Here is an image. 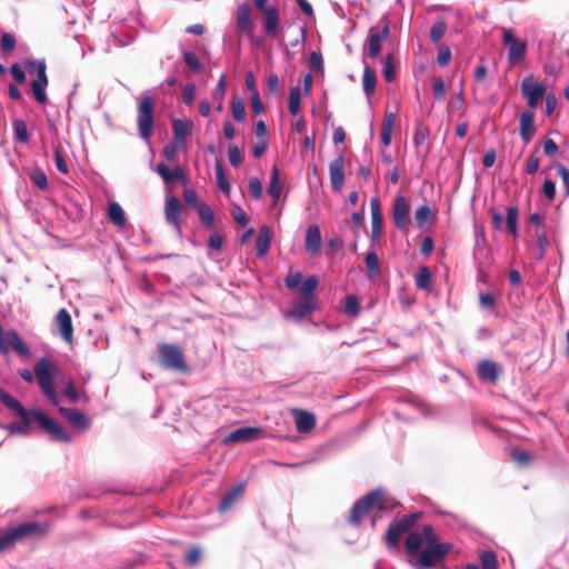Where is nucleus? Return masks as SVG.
I'll use <instances>...</instances> for the list:
<instances>
[{
  "label": "nucleus",
  "instance_id": "nucleus-18",
  "mask_svg": "<svg viewBox=\"0 0 569 569\" xmlns=\"http://www.w3.org/2000/svg\"><path fill=\"white\" fill-rule=\"evenodd\" d=\"M261 433L258 427H241L222 439L223 445H232L237 442H248L254 440Z\"/></svg>",
  "mask_w": 569,
  "mask_h": 569
},
{
  "label": "nucleus",
  "instance_id": "nucleus-40",
  "mask_svg": "<svg viewBox=\"0 0 569 569\" xmlns=\"http://www.w3.org/2000/svg\"><path fill=\"white\" fill-rule=\"evenodd\" d=\"M13 127V133L16 140L28 143L29 142V133H28V127L24 120L22 119H14L12 122Z\"/></svg>",
  "mask_w": 569,
  "mask_h": 569
},
{
  "label": "nucleus",
  "instance_id": "nucleus-17",
  "mask_svg": "<svg viewBox=\"0 0 569 569\" xmlns=\"http://www.w3.org/2000/svg\"><path fill=\"white\" fill-rule=\"evenodd\" d=\"M251 8L248 3H241L237 7L236 22L239 31L246 36H252L254 24L251 19Z\"/></svg>",
  "mask_w": 569,
  "mask_h": 569
},
{
  "label": "nucleus",
  "instance_id": "nucleus-47",
  "mask_svg": "<svg viewBox=\"0 0 569 569\" xmlns=\"http://www.w3.org/2000/svg\"><path fill=\"white\" fill-rule=\"evenodd\" d=\"M30 180L40 189H48V178L44 171L40 168H34L29 172Z\"/></svg>",
  "mask_w": 569,
  "mask_h": 569
},
{
  "label": "nucleus",
  "instance_id": "nucleus-2",
  "mask_svg": "<svg viewBox=\"0 0 569 569\" xmlns=\"http://www.w3.org/2000/svg\"><path fill=\"white\" fill-rule=\"evenodd\" d=\"M57 373V365L46 357L37 361L33 367V372L29 369H21L19 371V376L26 382H32L36 377L40 389L52 405H58V395L53 386Z\"/></svg>",
  "mask_w": 569,
  "mask_h": 569
},
{
  "label": "nucleus",
  "instance_id": "nucleus-1",
  "mask_svg": "<svg viewBox=\"0 0 569 569\" xmlns=\"http://www.w3.org/2000/svg\"><path fill=\"white\" fill-rule=\"evenodd\" d=\"M1 403L14 413L21 420L22 425L11 422L7 429L11 433H23L31 425L32 419L38 422L40 428L47 432L51 439L56 441L69 442L71 437L66 430L52 418L44 415L40 410L28 411L14 397L0 387Z\"/></svg>",
  "mask_w": 569,
  "mask_h": 569
},
{
  "label": "nucleus",
  "instance_id": "nucleus-43",
  "mask_svg": "<svg viewBox=\"0 0 569 569\" xmlns=\"http://www.w3.org/2000/svg\"><path fill=\"white\" fill-rule=\"evenodd\" d=\"M432 276L428 267L422 266L416 276V284L420 289L428 290L431 286Z\"/></svg>",
  "mask_w": 569,
  "mask_h": 569
},
{
  "label": "nucleus",
  "instance_id": "nucleus-36",
  "mask_svg": "<svg viewBox=\"0 0 569 569\" xmlns=\"http://www.w3.org/2000/svg\"><path fill=\"white\" fill-rule=\"evenodd\" d=\"M315 308H316L315 300H307V299L301 298V301L299 303H297L296 306H293V308L291 309L290 316L296 319H301L307 313L315 310Z\"/></svg>",
  "mask_w": 569,
  "mask_h": 569
},
{
  "label": "nucleus",
  "instance_id": "nucleus-7",
  "mask_svg": "<svg viewBox=\"0 0 569 569\" xmlns=\"http://www.w3.org/2000/svg\"><path fill=\"white\" fill-rule=\"evenodd\" d=\"M452 548L453 546L450 542L426 546V548L417 556L415 568L429 569L435 567L437 563L443 562L446 556L452 550Z\"/></svg>",
  "mask_w": 569,
  "mask_h": 569
},
{
  "label": "nucleus",
  "instance_id": "nucleus-6",
  "mask_svg": "<svg viewBox=\"0 0 569 569\" xmlns=\"http://www.w3.org/2000/svg\"><path fill=\"white\" fill-rule=\"evenodd\" d=\"M422 517L421 511L406 515L398 520L392 521L386 531L385 540L388 548L396 549L399 547L401 537L409 532Z\"/></svg>",
  "mask_w": 569,
  "mask_h": 569
},
{
  "label": "nucleus",
  "instance_id": "nucleus-50",
  "mask_svg": "<svg viewBox=\"0 0 569 569\" xmlns=\"http://www.w3.org/2000/svg\"><path fill=\"white\" fill-rule=\"evenodd\" d=\"M430 131L428 127H426L423 123L418 122L416 124L415 134H413V142L417 147L422 146L427 139L429 138Z\"/></svg>",
  "mask_w": 569,
  "mask_h": 569
},
{
  "label": "nucleus",
  "instance_id": "nucleus-21",
  "mask_svg": "<svg viewBox=\"0 0 569 569\" xmlns=\"http://www.w3.org/2000/svg\"><path fill=\"white\" fill-rule=\"evenodd\" d=\"M536 133L535 113L532 110H523L519 117L520 138L529 143Z\"/></svg>",
  "mask_w": 569,
  "mask_h": 569
},
{
  "label": "nucleus",
  "instance_id": "nucleus-64",
  "mask_svg": "<svg viewBox=\"0 0 569 569\" xmlns=\"http://www.w3.org/2000/svg\"><path fill=\"white\" fill-rule=\"evenodd\" d=\"M231 214L239 226L244 227L248 223V217L239 204L232 206Z\"/></svg>",
  "mask_w": 569,
  "mask_h": 569
},
{
  "label": "nucleus",
  "instance_id": "nucleus-61",
  "mask_svg": "<svg viewBox=\"0 0 569 569\" xmlns=\"http://www.w3.org/2000/svg\"><path fill=\"white\" fill-rule=\"evenodd\" d=\"M184 62L188 64L191 71L198 72L201 69V63L197 57V54L192 51H186L183 53Z\"/></svg>",
  "mask_w": 569,
  "mask_h": 569
},
{
  "label": "nucleus",
  "instance_id": "nucleus-49",
  "mask_svg": "<svg viewBox=\"0 0 569 569\" xmlns=\"http://www.w3.org/2000/svg\"><path fill=\"white\" fill-rule=\"evenodd\" d=\"M446 31H447V24H446L445 20L440 19V20L436 21L430 29V33H429L430 40L433 43L439 42L440 39L445 36Z\"/></svg>",
  "mask_w": 569,
  "mask_h": 569
},
{
  "label": "nucleus",
  "instance_id": "nucleus-28",
  "mask_svg": "<svg viewBox=\"0 0 569 569\" xmlns=\"http://www.w3.org/2000/svg\"><path fill=\"white\" fill-rule=\"evenodd\" d=\"M396 118V113L392 111H387L385 113L380 139L382 144L386 147H388L391 143L392 130L395 127Z\"/></svg>",
  "mask_w": 569,
  "mask_h": 569
},
{
  "label": "nucleus",
  "instance_id": "nucleus-54",
  "mask_svg": "<svg viewBox=\"0 0 569 569\" xmlns=\"http://www.w3.org/2000/svg\"><path fill=\"white\" fill-rule=\"evenodd\" d=\"M480 562L482 569H497L498 562L496 555L492 551H485L480 555Z\"/></svg>",
  "mask_w": 569,
  "mask_h": 569
},
{
  "label": "nucleus",
  "instance_id": "nucleus-31",
  "mask_svg": "<svg viewBox=\"0 0 569 569\" xmlns=\"http://www.w3.org/2000/svg\"><path fill=\"white\" fill-rule=\"evenodd\" d=\"M26 68L29 72L37 71V79L34 81L49 84V79L47 76V64L44 60H27Z\"/></svg>",
  "mask_w": 569,
  "mask_h": 569
},
{
  "label": "nucleus",
  "instance_id": "nucleus-32",
  "mask_svg": "<svg viewBox=\"0 0 569 569\" xmlns=\"http://www.w3.org/2000/svg\"><path fill=\"white\" fill-rule=\"evenodd\" d=\"M243 490L244 488L242 485L234 486L231 490H229L221 499L219 511L226 512L229 510L234 501L243 493Z\"/></svg>",
  "mask_w": 569,
  "mask_h": 569
},
{
  "label": "nucleus",
  "instance_id": "nucleus-10",
  "mask_svg": "<svg viewBox=\"0 0 569 569\" xmlns=\"http://www.w3.org/2000/svg\"><path fill=\"white\" fill-rule=\"evenodd\" d=\"M13 350L21 358H30L31 350L16 330L4 331L0 325V353L7 355Z\"/></svg>",
  "mask_w": 569,
  "mask_h": 569
},
{
  "label": "nucleus",
  "instance_id": "nucleus-16",
  "mask_svg": "<svg viewBox=\"0 0 569 569\" xmlns=\"http://www.w3.org/2000/svg\"><path fill=\"white\" fill-rule=\"evenodd\" d=\"M343 164L345 158L342 153L336 157L329 164L330 182L335 192H340L345 183Z\"/></svg>",
  "mask_w": 569,
  "mask_h": 569
},
{
  "label": "nucleus",
  "instance_id": "nucleus-37",
  "mask_svg": "<svg viewBox=\"0 0 569 569\" xmlns=\"http://www.w3.org/2000/svg\"><path fill=\"white\" fill-rule=\"evenodd\" d=\"M319 284V279L317 276H309L301 284L300 295L302 299L315 300L313 292L316 291Z\"/></svg>",
  "mask_w": 569,
  "mask_h": 569
},
{
  "label": "nucleus",
  "instance_id": "nucleus-29",
  "mask_svg": "<svg viewBox=\"0 0 569 569\" xmlns=\"http://www.w3.org/2000/svg\"><path fill=\"white\" fill-rule=\"evenodd\" d=\"M191 120L174 119L172 121L173 137L177 142H183L184 139L191 134L192 131Z\"/></svg>",
  "mask_w": 569,
  "mask_h": 569
},
{
  "label": "nucleus",
  "instance_id": "nucleus-59",
  "mask_svg": "<svg viewBox=\"0 0 569 569\" xmlns=\"http://www.w3.org/2000/svg\"><path fill=\"white\" fill-rule=\"evenodd\" d=\"M201 559V549L198 546L192 547L184 557V563L189 567L198 565Z\"/></svg>",
  "mask_w": 569,
  "mask_h": 569
},
{
  "label": "nucleus",
  "instance_id": "nucleus-11",
  "mask_svg": "<svg viewBox=\"0 0 569 569\" xmlns=\"http://www.w3.org/2000/svg\"><path fill=\"white\" fill-rule=\"evenodd\" d=\"M382 28L378 30L371 27L368 36V53L371 58H378L381 53V43L390 37V22L387 18L381 20Z\"/></svg>",
  "mask_w": 569,
  "mask_h": 569
},
{
  "label": "nucleus",
  "instance_id": "nucleus-3",
  "mask_svg": "<svg viewBox=\"0 0 569 569\" xmlns=\"http://www.w3.org/2000/svg\"><path fill=\"white\" fill-rule=\"evenodd\" d=\"M385 493L382 488H376L358 499L349 511L348 523L352 527H359L361 521L371 511L378 510L383 512L391 510L393 505L390 503Z\"/></svg>",
  "mask_w": 569,
  "mask_h": 569
},
{
  "label": "nucleus",
  "instance_id": "nucleus-58",
  "mask_svg": "<svg viewBox=\"0 0 569 569\" xmlns=\"http://www.w3.org/2000/svg\"><path fill=\"white\" fill-rule=\"evenodd\" d=\"M446 83L441 77L436 78L432 86V93L436 100L442 101L446 97Z\"/></svg>",
  "mask_w": 569,
  "mask_h": 569
},
{
  "label": "nucleus",
  "instance_id": "nucleus-24",
  "mask_svg": "<svg viewBox=\"0 0 569 569\" xmlns=\"http://www.w3.org/2000/svg\"><path fill=\"white\" fill-rule=\"evenodd\" d=\"M59 412L78 429H87L90 425L86 415L77 409L60 407Z\"/></svg>",
  "mask_w": 569,
  "mask_h": 569
},
{
  "label": "nucleus",
  "instance_id": "nucleus-41",
  "mask_svg": "<svg viewBox=\"0 0 569 569\" xmlns=\"http://www.w3.org/2000/svg\"><path fill=\"white\" fill-rule=\"evenodd\" d=\"M214 170H216V178H217L218 188L223 193L228 194L230 192L231 186H230V182H229V180L227 179V177L224 174V170H223V166H222L221 161H219V160L216 161Z\"/></svg>",
  "mask_w": 569,
  "mask_h": 569
},
{
  "label": "nucleus",
  "instance_id": "nucleus-42",
  "mask_svg": "<svg viewBox=\"0 0 569 569\" xmlns=\"http://www.w3.org/2000/svg\"><path fill=\"white\" fill-rule=\"evenodd\" d=\"M197 211L201 222L206 227L211 228L214 223V214L211 208L207 203L201 202L197 206Z\"/></svg>",
  "mask_w": 569,
  "mask_h": 569
},
{
  "label": "nucleus",
  "instance_id": "nucleus-35",
  "mask_svg": "<svg viewBox=\"0 0 569 569\" xmlns=\"http://www.w3.org/2000/svg\"><path fill=\"white\" fill-rule=\"evenodd\" d=\"M376 83H377V77H376L375 70L369 66H365L363 77H362V86H363V91L368 97L375 92Z\"/></svg>",
  "mask_w": 569,
  "mask_h": 569
},
{
  "label": "nucleus",
  "instance_id": "nucleus-44",
  "mask_svg": "<svg viewBox=\"0 0 569 569\" xmlns=\"http://www.w3.org/2000/svg\"><path fill=\"white\" fill-rule=\"evenodd\" d=\"M300 102H301V90L299 87H293L289 92V112L292 116H297L300 111Z\"/></svg>",
  "mask_w": 569,
  "mask_h": 569
},
{
  "label": "nucleus",
  "instance_id": "nucleus-55",
  "mask_svg": "<svg viewBox=\"0 0 569 569\" xmlns=\"http://www.w3.org/2000/svg\"><path fill=\"white\" fill-rule=\"evenodd\" d=\"M17 44L16 38L8 32L2 33L0 40V48L3 53H9L14 50Z\"/></svg>",
  "mask_w": 569,
  "mask_h": 569
},
{
  "label": "nucleus",
  "instance_id": "nucleus-30",
  "mask_svg": "<svg viewBox=\"0 0 569 569\" xmlns=\"http://www.w3.org/2000/svg\"><path fill=\"white\" fill-rule=\"evenodd\" d=\"M157 172L161 176L166 183H172L174 181L184 179V172L182 168L176 167L173 170H170L168 166L162 162L157 164Z\"/></svg>",
  "mask_w": 569,
  "mask_h": 569
},
{
  "label": "nucleus",
  "instance_id": "nucleus-63",
  "mask_svg": "<svg viewBox=\"0 0 569 569\" xmlns=\"http://www.w3.org/2000/svg\"><path fill=\"white\" fill-rule=\"evenodd\" d=\"M383 77L387 82H391L396 78V72L393 68V61L392 56L388 54L385 59V66H383Z\"/></svg>",
  "mask_w": 569,
  "mask_h": 569
},
{
  "label": "nucleus",
  "instance_id": "nucleus-15",
  "mask_svg": "<svg viewBox=\"0 0 569 569\" xmlns=\"http://www.w3.org/2000/svg\"><path fill=\"white\" fill-rule=\"evenodd\" d=\"M371 210V242L372 244L378 243L379 238L382 233L383 218L381 212V204L377 197L370 200Z\"/></svg>",
  "mask_w": 569,
  "mask_h": 569
},
{
  "label": "nucleus",
  "instance_id": "nucleus-46",
  "mask_svg": "<svg viewBox=\"0 0 569 569\" xmlns=\"http://www.w3.org/2000/svg\"><path fill=\"white\" fill-rule=\"evenodd\" d=\"M226 86H227L226 76L221 74L219 78L218 84L212 93L213 100L218 103L217 109L219 111H221L223 108V98H224V93H226Z\"/></svg>",
  "mask_w": 569,
  "mask_h": 569
},
{
  "label": "nucleus",
  "instance_id": "nucleus-5",
  "mask_svg": "<svg viewBox=\"0 0 569 569\" xmlns=\"http://www.w3.org/2000/svg\"><path fill=\"white\" fill-rule=\"evenodd\" d=\"M156 99L148 92H143L139 99L137 123L139 134L143 140H149L153 133Z\"/></svg>",
  "mask_w": 569,
  "mask_h": 569
},
{
  "label": "nucleus",
  "instance_id": "nucleus-56",
  "mask_svg": "<svg viewBox=\"0 0 569 569\" xmlns=\"http://www.w3.org/2000/svg\"><path fill=\"white\" fill-rule=\"evenodd\" d=\"M360 311V306H359V300L357 298V296H348L346 298V302H345V312L352 316V317H356L358 316Z\"/></svg>",
  "mask_w": 569,
  "mask_h": 569
},
{
  "label": "nucleus",
  "instance_id": "nucleus-9",
  "mask_svg": "<svg viewBox=\"0 0 569 569\" xmlns=\"http://www.w3.org/2000/svg\"><path fill=\"white\" fill-rule=\"evenodd\" d=\"M502 43L508 49V63L513 67L521 62L527 53V42L517 38L512 29L502 28Z\"/></svg>",
  "mask_w": 569,
  "mask_h": 569
},
{
  "label": "nucleus",
  "instance_id": "nucleus-20",
  "mask_svg": "<svg viewBox=\"0 0 569 569\" xmlns=\"http://www.w3.org/2000/svg\"><path fill=\"white\" fill-rule=\"evenodd\" d=\"M322 246L320 228L317 224H310L306 231L305 249L310 256H319Z\"/></svg>",
  "mask_w": 569,
  "mask_h": 569
},
{
  "label": "nucleus",
  "instance_id": "nucleus-33",
  "mask_svg": "<svg viewBox=\"0 0 569 569\" xmlns=\"http://www.w3.org/2000/svg\"><path fill=\"white\" fill-rule=\"evenodd\" d=\"M422 542V535L420 532H410L405 540V548L407 553L409 556H418L420 553V547Z\"/></svg>",
  "mask_w": 569,
  "mask_h": 569
},
{
  "label": "nucleus",
  "instance_id": "nucleus-51",
  "mask_svg": "<svg viewBox=\"0 0 569 569\" xmlns=\"http://www.w3.org/2000/svg\"><path fill=\"white\" fill-rule=\"evenodd\" d=\"M432 217L431 209L428 204L420 206L415 212V220L419 227H422Z\"/></svg>",
  "mask_w": 569,
  "mask_h": 569
},
{
  "label": "nucleus",
  "instance_id": "nucleus-45",
  "mask_svg": "<svg viewBox=\"0 0 569 569\" xmlns=\"http://www.w3.org/2000/svg\"><path fill=\"white\" fill-rule=\"evenodd\" d=\"M230 108L232 117L236 121L242 122L246 119V107L242 99L233 97Z\"/></svg>",
  "mask_w": 569,
  "mask_h": 569
},
{
  "label": "nucleus",
  "instance_id": "nucleus-38",
  "mask_svg": "<svg viewBox=\"0 0 569 569\" xmlns=\"http://www.w3.org/2000/svg\"><path fill=\"white\" fill-rule=\"evenodd\" d=\"M507 231L517 238L518 236V209L517 207L510 206L507 208L506 217Z\"/></svg>",
  "mask_w": 569,
  "mask_h": 569
},
{
  "label": "nucleus",
  "instance_id": "nucleus-57",
  "mask_svg": "<svg viewBox=\"0 0 569 569\" xmlns=\"http://www.w3.org/2000/svg\"><path fill=\"white\" fill-rule=\"evenodd\" d=\"M53 153H54V163H56L57 169L61 173L67 174L69 172V167L63 158L61 147L56 146L53 148Z\"/></svg>",
  "mask_w": 569,
  "mask_h": 569
},
{
  "label": "nucleus",
  "instance_id": "nucleus-34",
  "mask_svg": "<svg viewBox=\"0 0 569 569\" xmlns=\"http://www.w3.org/2000/svg\"><path fill=\"white\" fill-rule=\"evenodd\" d=\"M108 218L117 227H123L126 224V216L121 206L117 202H112L108 207Z\"/></svg>",
  "mask_w": 569,
  "mask_h": 569
},
{
  "label": "nucleus",
  "instance_id": "nucleus-19",
  "mask_svg": "<svg viewBox=\"0 0 569 569\" xmlns=\"http://www.w3.org/2000/svg\"><path fill=\"white\" fill-rule=\"evenodd\" d=\"M56 325L60 337L69 345L73 342V325L72 319L67 309H60L56 316Z\"/></svg>",
  "mask_w": 569,
  "mask_h": 569
},
{
  "label": "nucleus",
  "instance_id": "nucleus-23",
  "mask_svg": "<svg viewBox=\"0 0 569 569\" xmlns=\"http://www.w3.org/2000/svg\"><path fill=\"white\" fill-rule=\"evenodd\" d=\"M297 430L300 433H308L316 427V416L302 409L293 410Z\"/></svg>",
  "mask_w": 569,
  "mask_h": 569
},
{
  "label": "nucleus",
  "instance_id": "nucleus-48",
  "mask_svg": "<svg viewBox=\"0 0 569 569\" xmlns=\"http://www.w3.org/2000/svg\"><path fill=\"white\" fill-rule=\"evenodd\" d=\"M30 87H31V91L34 97V100L40 104L47 103L48 97L46 93V88L48 87V84H43V83H40V82H37L33 80L30 83Z\"/></svg>",
  "mask_w": 569,
  "mask_h": 569
},
{
  "label": "nucleus",
  "instance_id": "nucleus-52",
  "mask_svg": "<svg viewBox=\"0 0 569 569\" xmlns=\"http://www.w3.org/2000/svg\"><path fill=\"white\" fill-rule=\"evenodd\" d=\"M62 395L68 398L71 402H78L81 396H86V392L78 391L72 382H69L62 389ZM88 400V397H84Z\"/></svg>",
  "mask_w": 569,
  "mask_h": 569
},
{
  "label": "nucleus",
  "instance_id": "nucleus-25",
  "mask_svg": "<svg viewBox=\"0 0 569 569\" xmlns=\"http://www.w3.org/2000/svg\"><path fill=\"white\" fill-rule=\"evenodd\" d=\"M282 183L280 182V171L277 166H273L271 168L270 181L267 189L268 194L272 197V207L277 206L282 192Z\"/></svg>",
  "mask_w": 569,
  "mask_h": 569
},
{
  "label": "nucleus",
  "instance_id": "nucleus-13",
  "mask_svg": "<svg viewBox=\"0 0 569 569\" xmlns=\"http://www.w3.org/2000/svg\"><path fill=\"white\" fill-rule=\"evenodd\" d=\"M164 217L166 221L171 224L178 233H181L182 206L179 199L173 194L166 199Z\"/></svg>",
  "mask_w": 569,
  "mask_h": 569
},
{
  "label": "nucleus",
  "instance_id": "nucleus-4",
  "mask_svg": "<svg viewBox=\"0 0 569 569\" xmlns=\"http://www.w3.org/2000/svg\"><path fill=\"white\" fill-rule=\"evenodd\" d=\"M48 532V526L30 521L18 525L0 537V552L11 549L17 541L29 537H41Z\"/></svg>",
  "mask_w": 569,
  "mask_h": 569
},
{
  "label": "nucleus",
  "instance_id": "nucleus-26",
  "mask_svg": "<svg viewBox=\"0 0 569 569\" xmlns=\"http://www.w3.org/2000/svg\"><path fill=\"white\" fill-rule=\"evenodd\" d=\"M264 31L270 38H276L280 23V13L278 8L269 9L264 14Z\"/></svg>",
  "mask_w": 569,
  "mask_h": 569
},
{
  "label": "nucleus",
  "instance_id": "nucleus-27",
  "mask_svg": "<svg viewBox=\"0 0 569 569\" xmlns=\"http://www.w3.org/2000/svg\"><path fill=\"white\" fill-rule=\"evenodd\" d=\"M271 244V232L269 226L264 224L259 229L256 240V250L259 258H263Z\"/></svg>",
  "mask_w": 569,
  "mask_h": 569
},
{
  "label": "nucleus",
  "instance_id": "nucleus-22",
  "mask_svg": "<svg viewBox=\"0 0 569 569\" xmlns=\"http://www.w3.org/2000/svg\"><path fill=\"white\" fill-rule=\"evenodd\" d=\"M500 367L491 360H482L477 367L478 377L488 382H497L500 376Z\"/></svg>",
  "mask_w": 569,
  "mask_h": 569
},
{
  "label": "nucleus",
  "instance_id": "nucleus-12",
  "mask_svg": "<svg viewBox=\"0 0 569 569\" xmlns=\"http://www.w3.org/2000/svg\"><path fill=\"white\" fill-rule=\"evenodd\" d=\"M410 206L407 201L406 197L402 194H398L393 200L392 206V220L395 226L399 230H407L411 224V220L409 218Z\"/></svg>",
  "mask_w": 569,
  "mask_h": 569
},
{
  "label": "nucleus",
  "instance_id": "nucleus-8",
  "mask_svg": "<svg viewBox=\"0 0 569 569\" xmlns=\"http://www.w3.org/2000/svg\"><path fill=\"white\" fill-rule=\"evenodd\" d=\"M159 362L162 367L173 371H188L183 351L177 345L161 343L159 346Z\"/></svg>",
  "mask_w": 569,
  "mask_h": 569
},
{
  "label": "nucleus",
  "instance_id": "nucleus-14",
  "mask_svg": "<svg viewBox=\"0 0 569 569\" xmlns=\"http://www.w3.org/2000/svg\"><path fill=\"white\" fill-rule=\"evenodd\" d=\"M521 92L528 99L529 110H532L543 97L546 87L542 83H533L532 78L527 77L521 82Z\"/></svg>",
  "mask_w": 569,
  "mask_h": 569
},
{
  "label": "nucleus",
  "instance_id": "nucleus-60",
  "mask_svg": "<svg viewBox=\"0 0 569 569\" xmlns=\"http://www.w3.org/2000/svg\"><path fill=\"white\" fill-rule=\"evenodd\" d=\"M249 192L254 199H260L262 197V182L257 177H251L249 179Z\"/></svg>",
  "mask_w": 569,
  "mask_h": 569
},
{
  "label": "nucleus",
  "instance_id": "nucleus-53",
  "mask_svg": "<svg viewBox=\"0 0 569 569\" xmlns=\"http://www.w3.org/2000/svg\"><path fill=\"white\" fill-rule=\"evenodd\" d=\"M421 535H422V540L426 541L427 546L442 543V542H439L438 536L436 535L433 527L431 525H425L422 527Z\"/></svg>",
  "mask_w": 569,
  "mask_h": 569
},
{
  "label": "nucleus",
  "instance_id": "nucleus-62",
  "mask_svg": "<svg viewBox=\"0 0 569 569\" xmlns=\"http://www.w3.org/2000/svg\"><path fill=\"white\" fill-rule=\"evenodd\" d=\"M228 157H229V161H230L231 166H233V167L240 166L243 160L242 152L236 144H232L229 147Z\"/></svg>",
  "mask_w": 569,
  "mask_h": 569
},
{
  "label": "nucleus",
  "instance_id": "nucleus-39",
  "mask_svg": "<svg viewBox=\"0 0 569 569\" xmlns=\"http://www.w3.org/2000/svg\"><path fill=\"white\" fill-rule=\"evenodd\" d=\"M365 262H366V267H367V270H368V273L370 277L380 276V273H381L380 262H379V258L375 250H371L367 253Z\"/></svg>",
  "mask_w": 569,
  "mask_h": 569
}]
</instances>
